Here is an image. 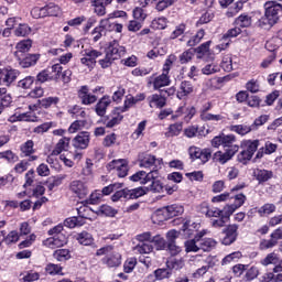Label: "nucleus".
Segmentation results:
<instances>
[{
	"mask_svg": "<svg viewBox=\"0 0 282 282\" xmlns=\"http://www.w3.org/2000/svg\"><path fill=\"white\" fill-rule=\"evenodd\" d=\"M97 257H102L101 263L107 268H120L122 265V254L113 249V246H106L97 250Z\"/></svg>",
	"mask_w": 282,
	"mask_h": 282,
	"instance_id": "nucleus-1",
	"label": "nucleus"
},
{
	"mask_svg": "<svg viewBox=\"0 0 282 282\" xmlns=\"http://www.w3.org/2000/svg\"><path fill=\"white\" fill-rule=\"evenodd\" d=\"M182 213H184V207L174 204L156 210L154 217H156L159 221H166L167 219L177 217V215H182Z\"/></svg>",
	"mask_w": 282,
	"mask_h": 282,
	"instance_id": "nucleus-2",
	"label": "nucleus"
},
{
	"mask_svg": "<svg viewBox=\"0 0 282 282\" xmlns=\"http://www.w3.org/2000/svg\"><path fill=\"white\" fill-rule=\"evenodd\" d=\"M163 161L162 159L155 158L152 154H140L139 155V166L140 169H150L151 171H155L158 173L159 169H162Z\"/></svg>",
	"mask_w": 282,
	"mask_h": 282,
	"instance_id": "nucleus-3",
	"label": "nucleus"
},
{
	"mask_svg": "<svg viewBox=\"0 0 282 282\" xmlns=\"http://www.w3.org/2000/svg\"><path fill=\"white\" fill-rule=\"evenodd\" d=\"M239 152V145H231L230 148L225 149V152L217 151L213 155V161L218 164H226L230 162L232 158Z\"/></svg>",
	"mask_w": 282,
	"mask_h": 282,
	"instance_id": "nucleus-4",
	"label": "nucleus"
},
{
	"mask_svg": "<svg viewBox=\"0 0 282 282\" xmlns=\"http://www.w3.org/2000/svg\"><path fill=\"white\" fill-rule=\"evenodd\" d=\"M235 142H237L235 134H219L212 139L210 144L214 149H219V147L229 149L230 147H237Z\"/></svg>",
	"mask_w": 282,
	"mask_h": 282,
	"instance_id": "nucleus-5",
	"label": "nucleus"
},
{
	"mask_svg": "<svg viewBox=\"0 0 282 282\" xmlns=\"http://www.w3.org/2000/svg\"><path fill=\"white\" fill-rule=\"evenodd\" d=\"M108 171H116L118 177H127L129 175V163L124 159L112 160L107 164Z\"/></svg>",
	"mask_w": 282,
	"mask_h": 282,
	"instance_id": "nucleus-6",
	"label": "nucleus"
},
{
	"mask_svg": "<svg viewBox=\"0 0 282 282\" xmlns=\"http://www.w3.org/2000/svg\"><path fill=\"white\" fill-rule=\"evenodd\" d=\"M188 154L191 160H200L203 164H206L210 158H213V152L210 149H200L197 147H191L188 149Z\"/></svg>",
	"mask_w": 282,
	"mask_h": 282,
	"instance_id": "nucleus-7",
	"label": "nucleus"
},
{
	"mask_svg": "<svg viewBox=\"0 0 282 282\" xmlns=\"http://www.w3.org/2000/svg\"><path fill=\"white\" fill-rule=\"evenodd\" d=\"M106 54L115 61H118V58H122V56L127 54V48L124 46H121L118 41L113 40L106 48Z\"/></svg>",
	"mask_w": 282,
	"mask_h": 282,
	"instance_id": "nucleus-8",
	"label": "nucleus"
},
{
	"mask_svg": "<svg viewBox=\"0 0 282 282\" xmlns=\"http://www.w3.org/2000/svg\"><path fill=\"white\" fill-rule=\"evenodd\" d=\"M195 113H197V109H195L194 106H186V104H184L177 108L175 115L172 116V120H177L180 117L184 116V121L188 122L193 120Z\"/></svg>",
	"mask_w": 282,
	"mask_h": 282,
	"instance_id": "nucleus-9",
	"label": "nucleus"
},
{
	"mask_svg": "<svg viewBox=\"0 0 282 282\" xmlns=\"http://www.w3.org/2000/svg\"><path fill=\"white\" fill-rule=\"evenodd\" d=\"M155 177H160V173L155 171H150L147 173L145 171H139L130 176L131 182H139V184H149L151 180H155Z\"/></svg>",
	"mask_w": 282,
	"mask_h": 282,
	"instance_id": "nucleus-10",
	"label": "nucleus"
},
{
	"mask_svg": "<svg viewBox=\"0 0 282 282\" xmlns=\"http://www.w3.org/2000/svg\"><path fill=\"white\" fill-rule=\"evenodd\" d=\"M239 225H229L224 231H223V239L221 243L224 246H231V243H235L237 241Z\"/></svg>",
	"mask_w": 282,
	"mask_h": 282,
	"instance_id": "nucleus-11",
	"label": "nucleus"
},
{
	"mask_svg": "<svg viewBox=\"0 0 282 282\" xmlns=\"http://www.w3.org/2000/svg\"><path fill=\"white\" fill-rule=\"evenodd\" d=\"M167 239V252L171 254V257H177L180 252H182V247L177 246L175 243V240L177 239V231L176 230H170L166 234Z\"/></svg>",
	"mask_w": 282,
	"mask_h": 282,
	"instance_id": "nucleus-12",
	"label": "nucleus"
},
{
	"mask_svg": "<svg viewBox=\"0 0 282 282\" xmlns=\"http://www.w3.org/2000/svg\"><path fill=\"white\" fill-rule=\"evenodd\" d=\"M69 189L79 199H85L86 195H89V187L83 181H73L69 185Z\"/></svg>",
	"mask_w": 282,
	"mask_h": 282,
	"instance_id": "nucleus-13",
	"label": "nucleus"
},
{
	"mask_svg": "<svg viewBox=\"0 0 282 282\" xmlns=\"http://www.w3.org/2000/svg\"><path fill=\"white\" fill-rule=\"evenodd\" d=\"M19 70L17 69H2L0 72V83L4 85L6 87H10L17 78H19Z\"/></svg>",
	"mask_w": 282,
	"mask_h": 282,
	"instance_id": "nucleus-14",
	"label": "nucleus"
},
{
	"mask_svg": "<svg viewBox=\"0 0 282 282\" xmlns=\"http://www.w3.org/2000/svg\"><path fill=\"white\" fill-rule=\"evenodd\" d=\"M265 9V15L269 17L273 22L278 23L279 22V12L282 11L281 4H278L274 1H269L265 2L264 4Z\"/></svg>",
	"mask_w": 282,
	"mask_h": 282,
	"instance_id": "nucleus-15",
	"label": "nucleus"
},
{
	"mask_svg": "<svg viewBox=\"0 0 282 282\" xmlns=\"http://www.w3.org/2000/svg\"><path fill=\"white\" fill-rule=\"evenodd\" d=\"M123 118L122 111L116 108L112 110L111 115L104 120V124L107 129H113V127H118V124L122 122Z\"/></svg>",
	"mask_w": 282,
	"mask_h": 282,
	"instance_id": "nucleus-16",
	"label": "nucleus"
},
{
	"mask_svg": "<svg viewBox=\"0 0 282 282\" xmlns=\"http://www.w3.org/2000/svg\"><path fill=\"white\" fill-rule=\"evenodd\" d=\"M89 140L90 134L89 132H79L74 139H73V147L75 149H87L89 147Z\"/></svg>",
	"mask_w": 282,
	"mask_h": 282,
	"instance_id": "nucleus-17",
	"label": "nucleus"
},
{
	"mask_svg": "<svg viewBox=\"0 0 282 282\" xmlns=\"http://www.w3.org/2000/svg\"><path fill=\"white\" fill-rule=\"evenodd\" d=\"M78 98L82 100V105H94L98 97L96 95L89 94V88L87 86H82L78 90Z\"/></svg>",
	"mask_w": 282,
	"mask_h": 282,
	"instance_id": "nucleus-18",
	"label": "nucleus"
},
{
	"mask_svg": "<svg viewBox=\"0 0 282 282\" xmlns=\"http://www.w3.org/2000/svg\"><path fill=\"white\" fill-rule=\"evenodd\" d=\"M194 89L195 87L193 86V83L183 80L177 89L176 98H178V100H183V98H186V96H191Z\"/></svg>",
	"mask_w": 282,
	"mask_h": 282,
	"instance_id": "nucleus-19",
	"label": "nucleus"
},
{
	"mask_svg": "<svg viewBox=\"0 0 282 282\" xmlns=\"http://www.w3.org/2000/svg\"><path fill=\"white\" fill-rule=\"evenodd\" d=\"M65 243H67V236H65V234L55 235L45 241L48 248H61L65 246Z\"/></svg>",
	"mask_w": 282,
	"mask_h": 282,
	"instance_id": "nucleus-20",
	"label": "nucleus"
},
{
	"mask_svg": "<svg viewBox=\"0 0 282 282\" xmlns=\"http://www.w3.org/2000/svg\"><path fill=\"white\" fill-rule=\"evenodd\" d=\"M31 48H32V40L20 41L15 46V52H14L15 58H21V56H25V53L30 52Z\"/></svg>",
	"mask_w": 282,
	"mask_h": 282,
	"instance_id": "nucleus-21",
	"label": "nucleus"
},
{
	"mask_svg": "<svg viewBox=\"0 0 282 282\" xmlns=\"http://www.w3.org/2000/svg\"><path fill=\"white\" fill-rule=\"evenodd\" d=\"M39 58H41V55L39 54H26L21 56V58H18V61L19 65H21L23 68H28L36 65Z\"/></svg>",
	"mask_w": 282,
	"mask_h": 282,
	"instance_id": "nucleus-22",
	"label": "nucleus"
},
{
	"mask_svg": "<svg viewBox=\"0 0 282 282\" xmlns=\"http://www.w3.org/2000/svg\"><path fill=\"white\" fill-rule=\"evenodd\" d=\"M109 105H111V97L104 96L101 99H99V101L95 106V111L97 116H100L102 118V116L107 113V108L109 107Z\"/></svg>",
	"mask_w": 282,
	"mask_h": 282,
	"instance_id": "nucleus-23",
	"label": "nucleus"
},
{
	"mask_svg": "<svg viewBox=\"0 0 282 282\" xmlns=\"http://www.w3.org/2000/svg\"><path fill=\"white\" fill-rule=\"evenodd\" d=\"M273 175L274 173H272V171H269V170L257 169L253 171V177L258 180L259 184H263L269 180H272Z\"/></svg>",
	"mask_w": 282,
	"mask_h": 282,
	"instance_id": "nucleus-24",
	"label": "nucleus"
},
{
	"mask_svg": "<svg viewBox=\"0 0 282 282\" xmlns=\"http://www.w3.org/2000/svg\"><path fill=\"white\" fill-rule=\"evenodd\" d=\"M171 85V79L169 78V73H164L159 75L153 80L154 89H162V87H169Z\"/></svg>",
	"mask_w": 282,
	"mask_h": 282,
	"instance_id": "nucleus-25",
	"label": "nucleus"
},
{
	"mask_svg": "<svg viewBox=\"0 0 282 282\" xmlns=\"http://www.w3.org/2000/svg\"><path fill=\"white\" fill-rule=\"evenodd\" d=\"M11 120H18L19 122H36L39 117L32 112H22L19 115L15 113L13 117H11Z\"/></svg>",
	"mask_w": 282,
	"mask_h": 282,
	"instance_id": "nucleus-26",
	"label": "nucleus"
},
{
	"mask_svg": "<svg viewBox=\"0 0 282 282\" xmlns=\"http://www.w3.org/2000/svg\"><path fill=\"white\" fill-rule=\"evenodd\" d=\"M95 213L96 215H104L105 217H116V215H118V209L109 205H101Z\"/></svg>",
	"mask_w": 282,
	"mask_h": 282,
	"instance_id": "nucleus-27",
	"label": "nucleus"
},
{
	"mask_svg": "<svg viewBox=\"0 0 282 282\" xmlns=\"http://www.w3.org/2000/svg\"><path fill=\"white\" fill-rule=\"evenodd\" d=\"M0 160L7 162V164H14V162H19V155L12 150H6L0 152Z\"/></svg>",
	"mask_w": 282,
	"mask_h": 282,
	"instance_id": "nucleus-28",
	"label": "nucleus"
},
{
	"mask_svg": "<svg viewBox=\"0 0 282 282\" xmlns=\"http://www.w3.org/2000/svg\"><path fill=\"white\" fill-rule=\"evenodd\" d=\"M20 151L23 155V158H30V155H34V141L28 140L20 147Z\"/></svg>",
	"mask_w": 282,
	"mask_h": 282,
	"instance_id": "nucleus-29",
	"label": "nucleus"
},
{
	"mask_svg": "<svg viewBox=\"0 0 282 282\" xmlns=\"http://www.w3.org/2000/svg\"><path fill=\"white\" fill-rule=\"evenodd\" d=\"M53 69H57L56 66L54 68H46L40 72L36 76L37 83H47V80L56 78V76L52 75Z\"/></svg>",
	"mask_w": 282,
	"mask_h": 282,
	"instance_id": "nucleus-30",
	"label": "nucleus"
},
{
	"mask_svg": "<svg viewBox=\"0 0 282 282\" xmlns=\"http://www.w3.org/2000/svg\"><path fill=\"white\" fill-rule=\"evenodd\" d=\"M230 131L238 133V135H248L250 131H254V126H247V124L231 126Z\"/></svg>",
	"mask_w": 282,
	"mask_h": 282,
	"instance_id": "nucleus-31",
	"label": "nucleus"
},
{
	"mask_svg": "<svg viewBox=\"0 0 282 282\" xmlns=\"http://www.w3.org/2000/svg\"><path fill=\"white\" fill-rule=\"evenodd\" d=\"M166 267L169 270H182L184 268V259L171 257L166 261Z\"/></svg>",
	"mask_w": 282,
	"mask_h": 282,
	"instance_id": "nucleus-32",
	"label": "nucleus"
},
{
	"mask_svg": "<svg viewBox=\"0 0 282 282\" xmlns=\"http://www.w3.org/2000/svg\"><path fill=\"white\" fill-rule=\"evenodd\" d=\"M150 107H158L159 109H162L166 105V99L162 95L154 94L151 97H149Z\"/></svg>",
	"mask_w": 282,
	"mask_h": 282,
	"instance_id": "nucleus-33",
	"label": "nucleus"
},
{
	"mask_svg": "<svg viewBox=\"0 0 282 282\" xmlns=\"http://www.w3.org/2000/svg\"><path fill=\"white\" fill-rule=\"evenodd\" d=\"M204 36H206V31L203 29L198 30L197 33L187 41V47H195V45H199Z\"/></svg>",
	"mask_w": 282,
	"mask_h": 282,
	"instance_id": "nucleus-34",
	"label": "nucleus"
},
{
	"mask_svg": "<svg viewBox=\"0 0 282 282\" xmlns=\"http://www.w3.org/2000/svg\"><path fill=\"white\" fill-rule=\"evenodd\" d=\"M200 250L204 252H210L215 246H217V241L213 238H204L200 242H198Z\"/></svg>",
	"mask_w": 282,
	"mask_h": 282,
	"instance_id": "nucleus-35",
	"label": "nucleus"
},
{
	"mask_svg": "<svg viewBox=\"0 0 282 282\" xmlns=\"http://www.w3.org/2000/svg\"><path fill=\"white\" fill-rule=\"evenodd\" d=\"M91 6L97 17H105L107 14V9L105 8V2L102 0H93Z\"/></svg>",
	"mask_w": 282,
	"mask_h": 282,
	"instance_id": "nucleus-36",
	"label": "nucleus"
},
{
	"mask_svg": "<svg viewBox=\"0 0 282 282\" xmlns=\"http://www.w3.org/2000/svg\"><path fill=\"white\" fill-rule=\"evenodd\" d=\"M77 241L80 246H91L94 243V237L87 231H83L77 235Z\"/></svg>",
	"mask_w": 282,
	"mask_h": 282,
	"instance_id": "nucleus-37",
	"label": "nucleus"
},
{
	"mask_svg": "<svg viewBox=\"0 0 282 282\" xmlns=\"http://www.w3.org/2000/svg\"><path fill=\"white\" fill-rule=\"evenodd\" d=\"M148 191L149 188L147 187H137L133 189H128V199H138L139 197L147 195Z\"/></svg>",
	"mask_w": 282,
	"mask_h": 282,
	"instance_id": "nucleus-38",
	"label": "nucleus"
},
{
	"mask_svg": "<svg viewBox=\"0 0 282 282\" xmlns=\"http://www.w3.org/2000/svg\"><path fill=\"white\" fill-rule=\"evenodd\" d=\"M274 25H276V22L271 20L265 13L264 17L258 21V28H261L262 30H271Z\"/></svg>",
	"mask_w": 282,
	"mask_h": 282,
	"instance_id": "nucleus-39",
	"label": "nucleus"
},
{
	"mask_svg": "<svg viewBox=\"0 0 282 282\" xmlns=\"http://www.w3.org/2000/svg\"><path fill=\"white\" fill-rule=\"evenodd\" d=\"M261 265H264V268H268V265H276L279 263V254L271 252L267 254V257L262 260H260Z\"/></svg>",
	"mask_w": 282,
	"mask_h": 282,
	"instance_id": "nucleus-40",
	"label": "nucleus"
},
{
	"mask_svg": "<svg viewBox=\"0 0 282 282\" xmlns=\"http://www.w3.org/2000/svg\"><path fill=\"white\" fill-rule=\"evenodd\" d=\"M67 147H69V138L64 137L57 142L55 149L53 150V155H59V153H63Z\"/></svg>",
	"mask_w": 282,
	"mask_h": 282,
	"instance_id": "nucleus-41",
	"label": "nucleus"
},
{
	"mask_svg": "<svg viewBox=\"0 0 282 282\" xmlns=\"http://www.w3.org/2000/svg\"><path fill=\"white\" fill-rule=\"evenodd\" d=\"M53 257L57 261H67L68 259H72V253L68 249H57L54 251Z\"/></svg>",
	"mask_w": 282,
	"mask_h": 282,
	"instance_id": "nucleus-42",
	"label": "nucleus"
},
{
	"mask_svg": "<svg viewBox=\"0 0 282 282\" xmlns=\"http://www.w3.org/2000/svg\"><path fill=\"white\" fill-rule=\"evenodd\" d=\"M82 204L83 206L77 208L78 218L82 219L83 221H85V219H91V217H89V213H91V208L87 206V203H82Z\"/></svg>",
	"mask_w": 282,
	"mask_h": 282,
	"instance_id": "nucleus-43",
	"label": "nucleus"
},
{
	"mask_svg": "<svg viewBox=\"0 0 282 282\" xmlns=\"http://www.w3.org/2000/svg\"><path fill=\"white\" fill-rule=\"evenodd\" d=\"M242 147H245L251 155H254L257 149H259V140H246L242 142Z\"/></svg>",
	"mask_w": 282,
	"mask_h": 282,
	"instance_id": "nucleus-44",
	"label": "nucleus"
},
{
	"mask_svg": "<svg viewBox=\"0 0 282 282\" xmlns=\"http://www.w3.org/2000/svg\"><path fill=\"white\" fill-rule=\"evenodd\" d=\"M169 131L165 132V138H175V135H180L182 133V123H173L167 128Z\"/></svg>",
	"mask_w": 282,
	"mask_h": 282,
	"instance_id": "nucleus-45",
	"label": "nucleus"
},
{
	"mask_svg": "<svg viewBox=\"0 0 282 282\" xmlns=\"http://www.w3.org/2000/svg\"><path fill=\"white\" fill-rule=\"evenodd\" d=\"M200 120H204V122H208V121L221 122V120H225V117L221 115H213V113H208V112H202Z\"/></svg>",
	"mask_w": 282,
	"mask_h": 282,
	"instance_id": "nucleus-46",
	"label": "nucleus"
},
{
	"mask_svg": "<svg viewBox=\"0 0 282 282\" xmlns=\"http://www.w3.org/2000/svg\"><path fill=\"white\" fill-rule=\"evenodd\" d=\"M241 257H243L241 254V251H235L232 253H229L228 256H226L223 261H221V265H228L229 263H232L235 261H239V259H241Z\"/></svg>",
	"mask_w": 282,
	"mask_h": 282,
	"instance_id": "nucleus-47",
	"label": "nucleus"
},
{
	"mask_svg": "<svg viewBox=\"0 0 282 282\" xmlns=\"http://www.w3.org/2000/svg\"><path fill=\"white\" fill-rule=\"evenodd\" d=\"M236 25L240 28H250L252 25V18L248 14H241L236 19Z\"/></svg>",
	"mask_w": 282,
	"mask_h": 282,
	"instance_id": "nucleus-48",
	"label": "nucleus"
},
{
	"mask_svg": "<svg viewBox=\"0 0 282 282\" xmlns=\"http://www.w3.org/2000/svg\"><path fill=\"white\" fill-rule=\"evenodd\" d=\"M64 226L66 228H76V226H85V220L79 219L78 217H70L64 220Z\"/></svg>",
	"mask_w": 282,
	"mask_h": 282,
	"instance_id": "nucleus-49",
	"label": "nucleus"
},
{
	"mask_svg": "<svg viewBox=\"0 0 282 282\" xmlns=\"http://www.w3.org/2000/svg\"><path fill=\"white\" fill-rule=\"evenodd\" d=\"M44 10L46 12V17H58L61 14V7L54 3H48L47 6L44 7Z\"/></svg>",
	"mask_w": 282,
	"mask_h": 282,
	"instance_id": "nucleus-50",
	"label": "nucleus"
},
{
	"mask_svg": "<svg viewBox=\"0 0 282 282\" xmlns=\"http://www.w3.org/2000/svg\"><path fill=\"white\" fill-rule=\"evenodd\" d=\"M14 34L15 36H29V34H32V28L25 23L19 24V26L14 30Z\"/></svg>",
	"mask_w": 282,
	"mask_h": 282,
	"instance_id": "nucleus-51",
	"label": "nucleus"
},
{
	"mask_svg": "<svg viewBox=\"0 0 282 282\" xmlns=\"http://www.w3.org/2000/svg\"><path fill=\"white\" fill-rule=\"evenodd\" d=\"M149 182L151 184L150 187H148V191H151L152 193H162V191L164 189V185H162V182H160L158 177H154Z\"/></svg>",
	"mask_w": 282,
	"mask_h": 282,
	"instance_id": "nucleus-52",
	"label": "nucleus"
},
{
	"mask_svg": "<svg viewBox=\"0 0 282 282\" xmlns=\"http://www.w3.org/2000/svg\"><path fill=\"white\" fill-rule=\"evenodd\" d=\"M58 102H61V99L58 97H47L40 100V105L44 109H50L52 105H58Z\"/></svg>",
	"mask_w": 282,
	"mask_h": 282,
	"instance_id": "nucleus-53",
	"label": "nucleus"
},
{
	"mask_svg": "<svg viewBox=\"0 0 282 282\" xmlns=\"http://www.w3.org/2000/svg\"><path fill=\"white\" fill-rule=\"evenodd\" d=\"M2 241H4L7 246H12V243H17L19 241V231H10L7 236H4Z\"/></svg>",
	"mask_w": 282,
	"mask_h": 282,
	"instance_id": "nucleus-54",
	"label": "nucleus"
},
{
	"mask_svg": "<svg viewBox=\"0 0 282 282\" xmlns=\"http://www.w3.org/2000/svg\"><path fill=\"white\" fill-rule=\"evenodd\" d=\"M152 243L155 245L156 250H166L169 248V241L160 236L153 237Z\"/></svg>",
	"mask_w": 282,
	"mask_h": 282,
	"instance_id": "nucleus-55",
	"label": "nucleus"
},
{
	"mask_svg": "<svg viewBox=\"0 0 282 282\" xmlns=\"http://www.w3.org/2000/svg\"><path fill=\"white\" fill-rule=\"evenodd\" d=\"M276 210V206L274 204H264L262 207L258 209V213L260 217H263V215H272Z\"/></svg>",
	"mask_w": 282,
	"mask_h": 282,
	"instance_id": "nucleus-56",
	"label": "nucleus"
},
{
	"mask_svg": "<svg viewBox=\"0 0 282 282\" xmlns=\"http://www.w3.org/2000/svg\"><path fill=\"white\" fill-rule=\"evenodd\" d=\"M278 245L274 238L271 237V239H262L259 243V250H270L271 248H274Z\"/></svg>",
	"mask_w": 282,
	"mask_h": 282,
	"instance_id": "nucleus-57",
	"label": "nucleus"
},
{
	"mask_svg": "<svg viewBox=\"0 0 282 282\" xmlns=\"http://www.w3.org/2000/svg\"><path fill=\"white\" fill-rule=\"evenodd\" d=\"M83 56H87L96 65V58H100V56H102V52L94 48L85 50Z\"/></svg>",
	"mask_w": 282,
	"mask_h": 282,
	"instance_id": "nucleus-58",
	"label": "nucleus"
},
{
	"mask_svg": "<svg viewBox=\"0 0 282 282\" xmlns=\"http://www.w3.org/2000/svg\"><path fill=\"white\" fill-rule=\"evenodd\" d=\"M199 242H196L195 239L185 241V252H199Z\"/></svg>",
	"mask_w": 282,
	"mask_h": 282,
	"instance_id": "nucleus-59",
	"label": "nucleus"
},
{
	"mask_svg": "<svg viewBox=\"0 0 282 282\" xmlns=\"http://www.w3.org/2000/svg\"><path fill=\"white\" fill-rule=\"evenodd\" d=\"M135 249L140 254H150V252H153V245H151V242H141Z\"/></svg>",
	"mask_w": 282,
	"mask_h": 282,
	"instance_id": "nucleus-60",
	"label": "nucleus"
},
{
	"mask_svg": "<svg viewBox=\"0 0 282 282\" xmlns=\"http://www.w3.org/2000/svg\"><path fill=\"white\" fill-rule=\"evenodd\" d=\"M231 40L229 37H227L226 34H223V36L219 40V44L216 45V50H218V52H224V50H228V47L230 46Z\"/></svg>",
	"mask_w": 282,
	"mask_h": 282,
	"instance_id": "nucleus-61",
	"label": "nucleus"
},
{
	"mask_svg": "<svg viewBox=\"0 0 282 282\" xmlns=\"http://www.w3.org/2000/svg\"><path fill=\"white\" fill-rule=\"evenodd\" d=\"M102 199V193L95 191L90 194L89 198L84 200L83 204H98Z\"/></svg>",
	"mask_w": 282,
	"mask_h": 282,
	"instance_id": "nucleus-62",
	"label": "nucleus"
},
{
	"mask_svg": "<svg viewBox=\"0 0 282 282\" xmlns=\"http://www.w3.org/2000/svg\"><path fill=\"white\" fill-rule=\"evenodd\" d=\"M167 23L169 20L162 17L152 21V28H154L155 30H165Z\"/></svg>",
	"mask_w": 282,
	"mask_h": 282,
	"instance_id": "nucleus-63",
	"label": "nucleus"
},
{
	"mask_svg": "<svg viewBox=\"0 0 282 282\" xmlns=\"http://www.w3.org/2000/svg\"><path fill=\"white\" fill-rule=\"evenodd\" d=\"M259 276V268L251 267L247 270L245 274V281H254Z\"/></svg>",
	"mask_w": 282,
	"mask_h": 282,
	"instance_id": "nucleus-64",
	"label": "nucleus"
}]
</instances>
